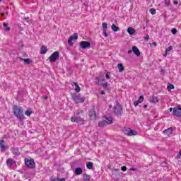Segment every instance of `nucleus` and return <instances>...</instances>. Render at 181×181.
<instances>
[{
  "mask_svg": "<svg viewBox=\"0 0 181 181\" xmlns=\"http://www.w3.org/2000/svg\"><path fill=\"white\" fill-rule=\"evenodd\" d=\"M71 86H75L76 93H80L81 88H80V86H78V83H77L76 82H72Z\"/></svg>",
  "mask_w": 181,
  "mask_h": 181,
  "instance_id": "obj_16",
  "label": "nucleus"
},
{
  "mask_svg": "<svg viewBox=\"0 0 181 181\" xmlns=\"http://www.w3.org/2000/svg\"><path fill=\"white\" fill-rule=\"evenodd\" d=\"M3 26L4 28V30H6V32H9V30H11V28L8 27V23H4Z\"/></svg>",
  "mask_w": 181,
  "mask_h": 181,
  "instance_id": "obj_28",
  "label": "nucleus"
},
{
  "mask_svg": "<svg viewBox=\"0 0 181 181\" xmlns=\"http://www.w3.org/2000/svg\"><path fill=\"white\" fill-rule=\"evenodd\" d=\"M144 39L146 40H149V35H146L145 37H144Z\"/></svg>",
  "mask_w": 181,
  "mask_h": 181,
  "instance_id": "obj_47",
  "label": "nucleus"
},
{
  "mask_svg": "<svg viewBox=\"0 0 181 181\" xmlns=\"http://www.w3.org/2000/svg\"><path fill=\"white\" fill-rule=\"evenodd\" d=\"M13 112L15 117H16V118H18L21 121H22V119L25 118V117L23 116V108H22L21 107L13 106Z\"/></svg>",
  "mask_w": 181,
  "mask_h": 181,
  "instance_id": "obj_1",
  "label": "nucleus"
},
{
  "mask_svg": "<svg viewBox=\"0 0 181 181\" xmlns=\"http://www.w3.org/2000/svg\"><path fill=\"white\" fill-rule=\"evenodd\" d=\"M90 179H91V176H90L87 174L83 175V180H85V181L90 180Z\"/></svg>",
  "mask_w": 181,
  "mask_h": 181,
  "instance_id": "obj_29",
  "label": "nucleus"
},
{
  "mask_svg": "<svg viewBox=\"0 0 181 181\" xmlns=\"http://www.w3.org/2000/svg\"><path fill=\"white\" fill-rule=\"evenodd\" d=\"M167 90H168V91H170V90H175V86H173V84H170L167 86Z\"/></svg>",
  "mask_w": 181,
  "mask_h": 181,
  "instance_id": "obj_30",
  "label": "nucleus"
},
{
  "mask_svg": "<svg viewBox=\"0 0 181 181\" xmlns=\"http://www.w3.org/2000/svg\"><path fill=\"white\" fill-rule=\"evenodd\" d=\"M71 122H77V117H71Z\"/></svg>",
  "mask_w": 181,
  "mask_h": 181,
  "instance_id": "obj_38",
  "label": "nucleus"
},
{
  "mask_svg": "<svg viewBox=\"0 0 181 181\" xmlns=\"http://www.w3.org/2000/svg\"><path fill=\"white\" fill-rule=\"evenodd\" d=\"M2 1V0H0V2Z\"/></svg>",
  "mask_w": 181,
  "mask_h": 181,
  "instance_id": "obj_61",
  "label": "nucleus"
},
{
  "mask_svg": "<svg viewBox=\"0 0 181 181\" xmlns=\"http://www.w3.org/2000/svg\"><path fill=\"white\" fill-rule=\"evenodd\" d=\"M124 135H127V136H132L134 135H137L138 133L135 130H132L131 129H127L124 131Z\"/></svg>",
  "mask_w": 181,
  "mask_h": 181,
  "instance_id": "obj_7",
  "label": "nucleus"
},
{
  "mask_svg": "<svg viewBox=\"0 0 181 181\" xmlns=\"http://www.w3.org/2000/svg\"><path fill=\"white\" fill-rule=\"evenodd\" d=\"M0 146L1 148V151L5 152L6 151V146H5V141L0 140Z\"/></svg>",
  "mask_w": 181,
  "mask_h": 181,
  "instance_id": "obj_15",
  "label": "nucleus"
},
{
  "mask_svg": "<svg viewBox=\"0 0 181 181\" xmlns=\"http://www.w3.org/2000/svg\"><path fill=\"white\" fill-rule=\"evenodd\" d=\"M144 101V95H141L138 100L134 103V107H138L139 104H141Z\"/></svg>",
  "mask_w": 181,
  "mask_h": 181,
  "instance_id": "obj_14",
  "label": "nucleus"
},
{
  "mask_svg": "<svg viewBox=\"0 0 181 181\" xmlns=\"http://www.w3.org/2000/svg\"><path fill=\"white\" fill-rule=\"evenodd\" d=\"M122 172H126L127 171V167L126 166L122 167Z\"/></svg>",
  "mask_w": 181,
  "mask_h": 181,
  "instance_id": "obj_44",
  "label": "nucleus"
},
{
  "mask_svg": "<svg viewBox=\"0 0 181 181\" xmlns=\"http://www.w3.org/2000/svg\"><path fill=\"white\" fill-rule=\"evenodd\" d=\"M132 51L134 53V54H136V56H137V57L141 56V52L139 51L138 47H136V46H134L132 47Z\"/></svg>",
  "mask_w": 181,
  "mask_h": 181,
  "instance_id": "obj_12",
  "label": "nucleus"
},
{
  "mask_svg": "<svg viewBox=\"0 0 181 181\" xmlns=\"http://www.w3.org/2000/svg\"><path fill=\"white\" fill-rule=\"evenodd\" d=\"M59 181H66V178H59Z\"/></svg>",
  "mask_w": 181,
  "mask_h": 181,
  "instance_id": "obj_48",
  "label": "nucleus"
},
{
  "mask_svg": "<svg viewBox=\"0 0 181 181\" xmlns=\"http://www.w3.org/2000/svg\"><path fill=\"white\" fill-rule=\"evenodd\" d=\"M127 32L129 35H134L135 33V29L132 27H129L127 28Z\"/></svg>",
  "mask_w": 181,
  "mask_h": 181,
  "instance_id": "obj_23",
  "label": "nucleus"
},
{
  "mask_svg": "<svg viewBox=\"0 0 181 181\" xmlns=\"http://www.w3.org/2000/svg\"><path fill=\"white\" fill-rule=\"evenodd\" d=\"M101 81H105V78H104V76H100L98 77H96L95 83L98 86H101V84L103 83H101Z\"/></svg>",
  "mask_w": 181,
  "mask_h": 181,
  "instance_id": "obj_11",
  "label": "nucleus"
},
{
  "mask_svg": "<svg viewBox=\"0 0 181 181\" xmlns=\"http://www.w3.org/2000/svg\"><path fill=\"white\" fill-rule=\"evenodd\" d=\"M11 152L13 154H14L16 156H19L21 155V152H19V150L18 148H13L11 150Z\"/></svg>",
  "mask_w": 181,
  "mask_h": 181,
  "instance_id": "obj_19",
  "label": "nucleus"
},
{
  "mask_svg": "<svg viewBox=\"0 0 181 181\" xmlns=\"http://www.w3.org/2000/svg\"><path fill=\"white\" fill-rule=\"evenodd\" d=\"M47 52V47H46L45 46H42L41 47L40 54H46Z\"/></svg>",
  "mask_w": 181,
  "mask_h": 181,
  "instance_id": "obj_24",
  "label": "nucleus"
},
{
  "mask_svg": "<svg viewBox=\"0 0 181 181\" xmlns=\"http://www.w3.org/2000/svg\"><path fill=\"white\" fill-rule=\"evenodd\" d=\"M160 71H162L163 73H165V71L163 69H161Z\"/></svg>",
  "mask_w": 181,
  "mask_h": 181,
  "instance_id": "obj_59",
  "label": "nucleus"
},
{
  "mask_svg": "<svg viewBox=\"0 0 181 181\" xmlns=\"http://www.w3.org/2000/svg\"><path fill=\"white\" fill-rule=\"evenodd\" d=\"M100 94H105V92L101 91V92H100Z\"/></svg>",
  "mask_w": 181,
  "mask_h": 181,
  "instance_id": "obj_56",
  "label": "nucleus"
},
{
  "mask_svg": "<svg viewBox=\"0 0 181 181\" xmlns=\"http://www.w3.org/2000/svg\"><path fill=\"white\" fill-rule=\"evenodd\" d=\"M21 60L22 62H24V63H25V64H30V63H32V60H30V59L21 58Z\"/></svg>",
  "mask_w": 181,
  "mask_h": 181,
  "instance_id": "obj_27",
  "label": "nucleus"
},
{
  "mask_svg": "<svg viewBox=\"0 0 181 181\" xmlns=\"http://www.w3.org/2000/svg\"><path fill=\"white\" fill-rule=\"evenodd\" d=\"M169 110H170V112H172V111L173 110L172 107H170Z\"/></svg>",
  "mask_w": 181,
  "mask_h": 181,
  "instance_id": "obj_55",
  "label": "nucleus"
},
{
  "mask_svg": "<svg viewBox=\"0 0 181 181\" xmlns=\"http://www.w3.org/2000/svg\"><path fill=\"white\" fill-rule=\"evenodd\" d=\"M77 39H78V35H77V33H74L68 40V45L69 46H73V40H77Z\"/></svg>",
  "mask_w": 181,
  "mask_h": 181,
  "instance_id": "obj_10",
  "label": "nucleus"
},
{
  "mask_svg": "<svg viewBox=\"0 0 181 181\" xmlns=\"http://www.w3.org/2000/svg\"><path fill=\"white\" fill-rule=\"evenodd\" d=\"M89 117H90V119H95V118L97 117L95 115V112L93 110L89 111Z\"/></svg>",
  "mask_w": 181,
  "mask_h": 181,
  "instance_id": "obj_17",
  "label": "nucleus"
},
{
  "mask_svg": "<svg viewBox=\"0 0 181 181\" xmlns=\"http://www.w3.org/2000/svg\"><path fill=\"white\" fill-rule=\"evenodd\" d=\"M150 13H151V15H155L156 13V10L155 8H151Z\"/></svg>",
  "mask_w": 181,
  "mask_h": 181,
  "instance_id": "obj_33",
  "label": "nucleus"
},
{
  "mask_svg": "<svg viewBox=\"0 0 181 181\" xmlns=\"http://www.w3.org/2000/svg\"><path fill=\"white\" fill-rule=\"evenodd\" d=\"M111 29L113 30V32H119V28L115 25V24L112 25Z\"/></svg>",
  "mask_w": 181,
  "mask_h": 181,
  "instance_id": "obj_22",
  "label": "nucleus"
},
{
  "mask_svg": "<svg viewBox=\"0 0 181 181\" xmlns=\"http://www.w3.org/2000/svg\"><path fill=\"white\" fill-rule=\"evenodd\" d=\"M16 162L13 160V159L12 158H8L7 160V165L8 166H9L10 168L11 166H13V165H15Z\"/></svg>",
  "mask_w": 181,
  "mask_h": 181,
  "instance_id": "obj_18",
  "label": "nucleus"
},
{
  "mask_svg": "<svg viewBox=\"0 0 181 181\" xmlns=\"http://www.w3.org/2000/svg\"><path fill=\"white\" fill-rule=\"evenodd\" d=\"M100 86H103V88H107V87H108V83H101Z\"/></svg>",
  "mask_w": 181,
  "mask_h": 181,
  "instance_id": "obj_41",
  "label": "nucleus"
},
{
  "mask_svg": "<svg viewBox=\"0 0 181 181\" xmlns=\"http://www.w3.org/2000/svg\"><path fill=\"white\" fill-rule=\"evenodd\" d=\"M86 168L88 169H93V162H88L86 164Z\"/></svg>",
  "mask_w": 181,
  "mask_h": 181,
  "instance_id": "obj_31",
  "label": "nucleus"
},
{
  "mask_svg": "<svg viewBox=\"0 0 181 181\" xmlns=\"http://www.w3.org/2000/svg\"><path fill=\"white\" fill-rule=\"evenodd\" d=\"M80 114H83V110H78L76 112V115H80Z\"/></svg>",
  "mask_w": 181,
  "mask_h": 181,
  "instance_id": "obj_43",
  "label": "nucleus"
},
{
  "mask_svg": "<svg viewBox=\"0 0 181 181\" xmlns=\"http://www.w3.org/2000/svg\"><path fill=\"white\" fill-rule=\"evenodd\" d=\"M163 56H164V57H166V56H168V52H166V51H165V53Z\"/></svg>",
  "mask_w": 181,
  "mask_h": 181,
  "instance_id": "obj_53",
  "label": "nucleus"
},
{
  "mask_svg": "<svg viewBox=\"0 0 181 181\" xmlns=\"http://www.w3.org/2000/svg\"><path fill=\"white\" fill-rule=\"evenodd\" d=\"M179 4V1H174V5H177Z\"/></svg>",
  "mask_w": 181,
  "mask_h": 181,
  "instance_id": "obj_49",
  "label": "nucleus"
},
{
  "mask_svg": "<svg viewBox=\"0 0 181 181\" xmlns=\"http://www.w3.org/2000/svg\"><path fill=\"white\" fill-rule=\"evenodd\" d=\"M1 16H5V13H1Z\"/></svg>",
  "mask_w": 181,
  "mask_h": 181,
  "instance_id": "obj_57",
  "label": "nucleus"
},
{
  "mask_svg": "<svg viewBox=\"0 0 181 181\" xmlns=\"http://www.w3.org/2000/svg\"><path fill=\"white\" fill-rule=\"evenodd\" d=\"M105 77L107 80H110V72H107L105 75Z\"/></svg>",
  "mask_w": 181,
  "mask_h": 181,
  "instance_id": "obj_42",
  "label": "nucleus"
},
{
  "mask_svg": "<svg viewBox=\"0 0 181 181\" xmlns=\"http://www.w3.org/2000/svg\"><path fill=\"white\" fill-rule=\"evenodd\" d=\"M146 107H148L147 105H144V108H146Z\"/></svg>",
  "mask_w": 181,
  "mask_h": 181,
  "instance_id": "obj_58",
  "label": "nucleus"
},
{
  "mask_svg": "<svg viewBox=\"0 0 181 181\" xmlns=\"http://www.w3.org/2000/svg\"><path fill=\"white\" fill-rule=\"evenodd\" d=\"M179 155H181V150H180L179 151Z\"/></svg>",
  "mask_w": 181,
  "mask_h": 181,
  "instance_id": "obj_60",
  "label": "nucleus"
},
{
  "mask_svg": "<svg viewBox=\"0 0 181 181\" xmlns=\"http://www.w3.org/2000/svg\"><path fill=\"white\" fill-rule=\"evenodd\" d=\"M25 166H27V168H30V169L36 168V163L33 159L25 158Z\"/></svg>",
  "mask_w": 181,
  "mask_h": 181,
  "instance_id": "obj_4",
  "label": "nucleus"
},
{
  "mask_svg": "<svg viewBox=\"0 0 181 181\" xmlns=\"http://www.w3.org/2000/svg\"><path fill=\"white\" fill-rule=\"evenodd\" d=\"M173 114L175 117H181V106L175 107L173 108Z\"/></svg>",
  "mask_w": 181,
  "mask_h": 181,
  "instance_id": "obj_8",
  "label": "nucleus"
},
{
  "mask_svg": "<svg viewBox=\"0 0 181 181\" xmlns=\"http://www.w3.org/2000/svg\"><path fill=\"white\" fill-rule=\"evenodd\" d=\"M42 98H44L45 100H47L48 97L47 95H43Z\"/></svg>",
  "mask_w": 181,
  "mask_h": 181,
  "instance_id": "obj_50",
  "label": "nucleus"
},
{
  "mask_svg": "<svg viewBox=\"0 0 181 181\" xmlns=\"http://www.w3.org/2000/svg\"><path fill=\"white\" fill-rule=\"evenodd\" d=\"M127 53H128L129 54H131V53H132V49L128 50Z\"/></svg>",
  "mask_w": 181,
  "mask_h": 181,
  "instance_id": "obj_51",
  "label": "nucleus"
},
{
  "mask_svg": "<svg viewBox=\"0 0 181 181\" xmlns=\"http://www.w3.org/2000/svg\"><path fill=\"white\" fill-rule=\"evenodd\" d=\"M159 101V99H158V97L153 96L152 99L150 100V103H152L153 104H156Z\"/></svg>",
  "mask_w": 181,
  "mask_h": 181,
  "instance_id": "obj_25",
  "label": "nucleus"
},
{
  "mask_svg": "<svg viewBox=\"0 0 181 181\" xmlns=\"http://www.w3.org/2000/svg\"><path fill=\"white\" fill-rule=\"evenodd\" d=\"M114 112L117 117L122 115V107H121L120 105L117 104L114 106Z\"/></svg>",
  "mask_w": 181,
  "mask_h": 181,
  "instance_id": "obj_6",
  "label": "nucleus"
},
{
  "mask_svg": "<svg viewBox=\"0 0 181 181\" xmlns=\"http://www.w3.org/2000/svg\"><path fill=\"white\" fill-rule=\"evenodd\" d=\"M60 57V53L59 51H55L51 56L49 57L48 59L50 63H54L57 59Z\"/></svg>",
  "mask_w": 181,
  "mask_h": 181,
  "instance_id": "obj_5",
  "label": "nucleus"
},
{
  "mask_svg": "<svg viewBox=\"0 0 181 181\" xmlns=\"http://www.w3.org/2000/svg\"><path fill=\"white\" fill-rule=\"evenodd\" d=\"M81 173H83V168H78L75 169V175H81Z\"/></svg>",
  "mask_w": 181,
  "mask_h": 181,
  "instance_id": "obj_21",
  "label": "nucleus"
},
{
  "mask_svg": "<svg viewBox=\"0 0 181 181\" xmlns=\"http://www.w3.org/2000/svg\"><path fill=\"white\" fill-rule=\"evenodd\" d=\"M180 156H181V155L178 154L177 156V159H180Z\"/></svg>",
  "mask_w": 181,
  "mask_h": 181,
  "instance_id": "obj_54",
  "label": "nucleus"
},
{
  "mask_svg": "<svg viewBox=\"0 0 181 181\" xmlns=\"http://www.w3.org/2000/svg\"><path fill=\"white\" fill-rule=\"evenodd\" d=\"M153 46H154L155 47H156L158 46V43H156V42H152Z\"/></svg>",
  "mask_w": 181,
  "mask_h": 181,
  "instance_id": "obj_45",
  "label": "nucleus"
},
{
  "mask_svg": "<svg viewBox=\"0 0 181 181\" xmlns=\"http://www.w3.org/2000/svg\"><path fill=\"white\" fill-rule=\"evenodd\" d=\"M173 49V46H170L165 51L166 53H168V52H170V50H172Z\"/></svg>",
  "mask_w": 181,
  "mask_h": 181,
  "instance_id": "obj_40",
  "label": "nucleus"
},
{
  "mask_svg": "<svg viewBox=\"0 0 181 181\" xmlns=\"http://www.w3.org/2000/svg\"><path fill=\"white\" fill-rule=\"evenodd\" d=\"M173 132V129H172V127H170L165 130H164V134L167 136H170V135H172V133Z\"/></svg>",
  "mask_w": 181,
  "mask_h": 181,
  "instance_id": "obj_13",
  "label": "nucleus"
},
{
  "mask_svg": "<svg viewBox=\"0 0 181 181\" xmlns=\"http://www.w3.org/2000/svg\"><path fill=\"white\" fill-rule=\"evenodd\" d=\"M84 119L81 118V117H78L76 119V123L77 124H80V125H83V124H84Z\"/></svg>",
  "mask_w": 181,
  "mask_h": 181,
  "instance_id": "obj_26",
  "label": "nucleus"
},
{
  "mask_svg": "<svg viewBox=\"0 0 181 181\" xmlns=\"http://www.w3.org/2000/svg\"><path fill=\"white\" fill-rule=\"evenodd\" d=\"M165 4L166 6H169L170 5V0H165Z\"/></svg>",
  "mask_w": 181,
  "mask_h": 181,
  "instance_id": "obj_35",
  "label": "nucleus"
},
{
  "mask_svg": "<svg viewBox=\"0 0 181 181\" xmlns=\"http://www.w3.org/2000/svg\"><path fill=\"white\" fill-rule=\"evenodd\" d=\"M32 112H33L32 110H28L25 111V115H27L28 117H30Z\"/></svg>",
  "mask_w": 181,
  "mask_h": 181,
  "instance_id": "obj_32",
  "label": "nucleus"
},
{
  "mask_svg": "<svg viewBox=\"0 0 181 181\" xmlns=\"http://www.w3.org/2000/svg\"><path fill=\"white\" fill-rule=\"evenodd\" d=\"M103 30H107V23H103L102 24Z\"/></svg>",
  "mask_w": 181,
  "mask_h": 181,
  "instance_id": "obj_37",
  "label": "nucleus"
},
{
  "mask_svg": "<svg viewBox=\"0 0 181 181\" xmlns=\"http://www.w3.org/2000/svg\"><path fill=\"white\" fill-rule=\"evenodd\" d=\"M91 46V44L88 41H81L79 44L81 49H88Z\"/></svg>",
  "mask_w": 181,
  "mask_h": 181,
  "instance_id": "obj_9",
  "label": "nucleus"
},
{
  "mask_svg": "<svg viewBox=\"0 0 181 181\" xmlns=\"http://www.w3.org/2000/svg\"><path fill=\"white\" fill-rule=\"evenodd\" d=\"M51 181H59V177H52Z\"/></svg>",
  "mask_w": 181,
  "mask_h": 181,
  "instance_id": "obj_39",
  "label": "nucleus"
},
{
  "mask_svg": "<svg viewBox=\"0 0 181 181\" xmlns=\"http://www.w3.org/2000/svg\"><path fill=\"white\" fill-rule=\"evenodd\" d=\"M103 33L105 37H108V34H107V30H103Z\"/></svg>",
  "mask_w": 181,
  "mask_h": 181,
  "instance_id": "obj_36",
  "label": "nucleus"
},
{
  "mask_svg": "<svg viewBox=\"0 0 181 181\" xmlns=\"http://www.w3.org/2000/svg\"><path fill=\"white\" fill-rule=\"evenodd\" d=\"M71 98L74 100L76 104H81V103H84L86 100L85 98H83L80 95H77L76 93L71 95Z\"/></svg>",
  "mask_w": 181,
  "mask_h": 181,
  "instance_id": "obj_2",
  "label": "nucleus"
},
{
  "mask_svg": "<svg viewBox=\"0 0 181 181\" xmlns=\"http://www.w3.org/2000/svg\"><path fill=\"white\" fill-rule=\"evenodd\" d=\"M23 19L27 21L28 23H29V17H24Z\"/></svg>",
  "mask_w": 181,
  "mask_h": 181,
  "instance_id": "obj_46",
  "label": "nucleus"
},
{
  "mask_svg": "<svg viewBox=\"0 0 181 181\" xmlns=\"http://www.w3.org/2000/svg\"><path fill=\"white\" fill-rule=\"evenodd\" d=\"M171 33L173 35H176V33H177V30L176 28H173L171 30Z\"/></svg>",
  "mask_w": 181,
  "mask_h": 181,
  "instance_id": "obj_34",
  "label": "nucleus"
},
{
  "mask_svg": "<svg viewBox=\"0 0 181 181\" xmlns=\"http://www.w3.org/2000/svg\"><path fill=\"white\" fill-rule=\"evenodd\" d=\"M117 68H118L119 73H122V71H124V70H125V68L124 67V65H122V64H118Z\"/></svg>",
  "mask_w": 181,
  "mask_h": 181,
  "instance_id": "obj_20",
  "label": "nucleus"
},
{
  "mask_svg": "<svg viewBox=\"0 0 181 181\" xmlns=\"http://www.w3.org/2000/svg\"><path fill=\"white\" fill-rule=\"evenodd\" d=\"M130 170H132L133 172H135V170H136V168H131Z\"/></svg>",
  "mask_w": 181,
  "mask_h": 181,
  "instance_id": "obj_52",
  "label": "nucleus"
},
{
  "mask_svg": "<svg viewBox=\"0 0 181 181\" xmlns=\"http://www.w3.org/2000/svg\"><path fill=\"white\" fill-rule=\"evenodd\" d=\"M112 123V117H105V120L99 122L98 127L101 128L104 127H107V125H110V124Z\"/></svg>",
  "mask_w": 181,
  "mask_h": 181,
  "instance_id": "obj_3",
  "label": "nucleus"
}]
</instances>
